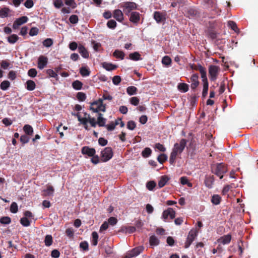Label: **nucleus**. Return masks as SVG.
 Masks as SVG:
<instances>
[{
  "label": "nucleus",
  "instance_id": "c756f323",
  "mask_svg": "<svg viewBox=\"0 0 258 258\" xmlns=\"http://www.w3.org/2000/svg\"><path fill=\"white\" fill-rule=\"evenodd\" d=\"M103 67L106 70L111 71L116 69L117 66L110 63L104 62L103 63Z\"/></svg>",
  "mask_w": 258,
  "mask_h": 258
},
{
  "label": "nucleus",
  "instance_id": "09e8293b",
  "mask_svg": "<svg viewBox=\"0 0 258 258\" xmlns=\"http://www.w3.org/2000/svg\"><path fill=\"white\" fill-rule=\"evenodd\" d=\"M42 43L45 47H49L53 44V41L51 38H47L43 41Z\"/></svg>",
  "mask_w": 258,
  "mask_h": 258
},
{
  "label": "nucleus",
  "instance_id": "69168bd1",
  "mask_svg": "<svg viewBox=\"0 0 258 258\" xmlns=\"http://www.w3.org/2000/svg\"><path fill=\"white\" fill-rule=\"evenodd\" d=\"M66 233L67 236L69 238H72L74 236V231L73 228H69L66 230Z\"/></svg>",
  "mask_w": 258,
  "mask_h": 258
},
{
  "label": "nucleus",
  "instance_id": "20e7f679",
  "mask_svg": "<svg viewBox=\"0 0 258 258\" xmlns=\"http://www.w3.org/2000/svg\"><path fill=\"white\" fill-rule=\"evenodd\" d=\"M90 109L93 112L98 113L99 111H105V106L103 104V100L100 98L97 101L91 103Z\"/></svg>",
  "mask_w": 258,
  "mask_h": 258
},
{
  "label": "nucleus",
  "instance_id": "393cba45",
  "mask_svg": "<svg viewBox=\"0 0 258 258\" xmlns=\"http://www.w3.org/2000/svg\"><path fill=\"white\" fill-rule=\"evenodd\" d=\"M149 242L151 246H157L159 244L160 240L157 237L152 235L150 237Z\"/></svg>",
  "mask_w": 258,
  "mask_h": 258
},
{
  "label": "nucleus",
  "instance_id": "72a5a7b5",
  "mask_svg": "<svg viewBox=\"0 0 258 258\" xmlns=\"http://www.w3.org/2000/svg\"><path fill=\"white\" fill-rule=\"evenodd\" d=\"M83 83L79 80H76L72 83L73 88L76 90H80L82 89Z\"/></svg>",
  "mask_w": 258,
  "mask_h": 258
},
{
  "label": "nucleus",
  "instance_id": "f704fd0d",
  "mask_svg": "<svg viewBox=\"0 0 258 258\" xmlns=\"http://www.w3.org/2000/svg\"><path fill=\"white\" fill-rule=\"evenodd\" d=\"M113 55L116 58L123 59L124 57V53L123 51L116 49L114 51Z\"/></svg>",
  "mask_w": 258,
  "mask_h": 258
},
{
  "label": "nucleus",
  "instance_id": "4be33fe9",
  "mask_svg": "<svg viewBox=\"0 0 258 258\" xmlns=\"http://www.w3.org/2000/svg\"><path fill=\"white\" fill-rule=\"evenodd\" d=\"M26 88L29 91H33L35 89V83L32 80H28L26 82Z\"/></svg>",
  "mask_w": 258,
  "mask_h": 258
},
{
  "label": "nucleus",
  "instance_id": "0e129e2a",
  "mask_svg": "<svg viewBox=\"0 0 258 258\" xmlns=\"http://www.w3.org/2000/svg\"><path fill=\"white\" fill-rule=\"evenodd\" d=\"M88 117L89 118L88 122L91 124V126L94 127H96L97 122H96L95 118L91 117L90 115H88Z\"/></svg>",
  "mask_w": 258,
  "mask_h": 258
},
{
  "label": "nucleus",
  "instance_id": "e433bc0d",
  "mask_svg": "<svg viewBox=\"0 0 258 258\" xmlns=\"http://www.w3.org/2000/svg\"><path fill=\"white\" fill-rule=\"evenodd\" d=\"M152 153V150L150 148H145L142 152V155L144 158L149 157Z\"/></svg>",
  "mask_w": 258,
  "mask_h": 258
},
{
  "label": "nucleus",
  "instance_id": "6e6552de",
  "mask_svg": "<svg viewBox=\"0 0 258 258\" xmlns=\"http://www.w3.org/2000/svg\"><path fill=\"white\" fill-rule=\"evenodd\" d=\"M153 18L157 23L164 24L166 19V13L165 12L155 11L153 14Z\"/></svg>",
  "mask_w": 258,
  "mask_h": 258
},
{
  "label": "nucleus",
  "instance_id": "774afa93",
  "mask_svg": "<svg viewBox=\"0 0 258 258\" xmlns=\"http://www.w3.org/2000/svg\"><path fill=\"white\" fill-rule=\"evenodd\" d=\"M24 6L26 8L30 9L34 6L33 0H26L24 3Z\"/></svg>",
  "mask_w": 258,
  "mask_h": 258
},
{
  "label": "nucleus",
  "instance_id": "bf43d9fd",
  "mask_svg": "<svg viewBox=\"0 0 258 258\" xmlns=\"http://www.w3.org/2000/svg\"><path fill=\"white\" fill-rule=\"evenodd\" d=\"M121 78L119 76H115L112 78V83L115 85H118L121 82Z\"/></svg>",
  "mask_w": 258,
  "mask_h": 258
},
{
  "label": "nucleus",
  "instance_id": "a878e982",
  "mask_svg": "<svg viewBox=\"0 0 258 258\" xmlns=\"http://www.w3.org/2000/svg\"><path fill=\"white\" fill-rule=\"evenodd\" d=\"M211 201L213 205H218L221 201V198L218 195H214L212 197Z\"/></svg>",
  "mask_w": 258,
  "mask_h": 258
},
{
  "label": "nucleus",
  "instance_id": "de8ad7c7",
  "mask_svg": "<svg viewBox=\"0 0 258 258\" xmlns=\"http://www.w3.org/2000/svg\"><path fill=\"white\" fill-rule=\"evenodd\" d=\"M107 27L112 29H114L116 27V22L114 20H110L107 22Z\"/></svg>",
  "mask_w": 258,
  "mask_h": 258
},
{
  "label": "nucleus",
  "instance_id": "a18cd8bd",
  "mask_svg": "<svg viewBox=\"0 0 258 258\" xmlns=\"http://www.w3.org/2000/svg\"><path fill=\"white\" fill-rule=\"evenodd\" d=\"M167 159V156L166 155L164 154H161L160 155L158 156L157 158L158 161L161 164H162L163 162L166 161Z\"/></svg>",
  "mask_w": 258,
  "mask_h": 258
},
{
  "label": "nucleus",
  "instance_id": "13d9d810",
  "mask_svg": "<svg viewBox=\"0 0 258 258\" xmlns=\"http://www.w3.org/2000/svg\"><path fill=\"white\" fill-rule=\"evenodd\" d=\"M139 99L137 97H133L130 99V103L134 106H137L139 103Z\"/></svg>",
  "mask_w": 258,
  "mask_h": 258
},
{
  "label": "nucleus",
  "instance_id": "f8f14e48",
  "mask_svg": "<svg viewBox=\"0 0 258 258\" xmlns=\"http://www.w3.org/2000/svg\"><path fill=\"white\" fill-rule=\"evenodd\" d=\"M28 20V18L27 16H22L20 18L17 19L14 22L13 28L14 29H18L20 26L26 23Z\"/></svg>",
  "mask_w": 258,
  "mask_h": 258
},
{
  "label": "nucleus",
  "instance_id": "338daca9",
  "mask_svg": "<svg viewBox=\"0 0 258 258\" xmlns=\"http://www.w3.org/2000/svg\"><path fill=\"white\" fill-rule=\"evenodd\" d=\"M117 219L113 217H110L108 219V222H107V223L108 224H109L110 225H112V226L115 225L117 223Z\"/></svg>",
  "mask_w": 258,
  "mask_h": 258
},
{
  "label": "nucleus",
  "instance_id": "052dcab7",
  "mask_svg": "<svg viewBox=\"0 0 258 258\" xmlns=\"http://www.w3.org/2000/svg\"><path fill=\"white\" fill-rule=\"evenodd\" d=\"M80 247L84 251L88 250V243L87 241L81 242L80 244Z\"/></svg>",
  "mask_w": 258,
  "mask_h": 258
},
{
  "label": "nucleus",
  "instance_id": "5fc2aeb1",
  "mask_svg": "<svg viewBox=\"0 0 258 258\" xmlns=\"http://www.w3.org/2000/svg\"><path fill=\"white\" fill-rule=\"evenodd\" d=\"M9 9L4 8L0 10V17L1 18L7 17L8 15Z\"/></svg>",
  "mask_w": 258,
  "mask_h": 258
},
{
  "label": "nucleus",
  "instance_id": "9b49d317",
  "mask_svg": "<svg viewBox=\"0 0 258 258\" xmlns=\"http://www.w3.org/2000/svg\"><path fill=\"white\" fill-rule=\"evenodd\" d=\"M175 216V212L172 208H169L166 210L164 211L162 214V218L164 221L166 222L168 218L171 219H173L174 218Z\"/></svg>",
  "mask_w": 258,
  "mask_h": 258
},
{
  "label": "nucleus",
  "instance_id": "aec40b11",
  "mask_svg": "<svg viewBox=\"0 0 258 258\" xmlns=\"http://www.w3.org/2000/svg\"><path fill=\"white\" fill-rule=\"evenodd\" d=\"M78 51L83 57L85 58L89 57V52L83 45H80L78 46Z\"/></svg>",
  "mask_w": 258,
  "mask_h": 258
},
{
  "label": "nucleus",
  "instance_id": "79ce46f5",
  "mask_svg": "<svg viewBox=\"0 0 258 258\" xmlns=\"http://www.w3.org/2000/svg\"><path fill=\"white\" fill-rule=\"evenodd\" d=\"M10 83L8 81H3L0 85V88L2 90H7L10 87Z\"/></svg>",
  "mask_w": 258,
  "mask_h": 258
},
{
  "label": "nucleus",
  "instance_id": "ea45409f",
  "mask_svg": "<svg viewBox=\"0 0 258 258\" xmlns=\"http://www.w3.org/2000/svg\"><path fill=\"white\" fill-rule=\"evenodd\" d=\"M180 183L182 185L186 184L189 187H191L192 186V184L189 182L187 177L185 176L181 177L180 178Z\"/></svg>",
  "mask_w": 258,
  "mask_h": 258
},
{
  "label": "nucleus",
  "instance_id": "412c9836",
  "mask_svg": "<svg viewBox=\"0 0 258 258\" xmlns=\"http://www.w3.org/2000/svg\"><path fill=\"white\" fill-rule=\"evenodd\" d=\"M198 71H199L201 75V78L202 79V81H208L207 78V72L206 69L202 66L200 64H198Z\"/></svg>",
  "mask_w": 258,
  "mask_h": 258
},
{
  "label": "nucleus",
  "instance_id": "a211bd4d",
  "mask_svg": "<svg viewBox=\"0 0 258 258\" xmlns=\"http://www.w3.org/2000/svg\"><path fill=\"white\" fill-rule=\"evenodd\" d=\"M231 239V235L230 234H227L218 239L217 242L218 243H222L223 244H227L230 243Z\"/></svg>",
  "mask_w": 258,
  "mask_h": 258
},
{
  "label": "nucleus",
  "instance_id": "b1692460",
  "mask_svg": "<svg viewBox=\"0 0 258 258\" xmlns=\"http://www.w3.org/2000/svg\"><path fill=\"white\" fill-rule=\"evenodd\" d=\"M80 73L82 77H87L90 74V71L87 67H82L80 69Z\"/></svg>",
  "mask_w": 258,
  "mask_h": 258
},
{
  "label": "nucleus",
  "instance_id": "bb28decb",
  "mask_svg": "<svg viewBox=\"0 0 258 258\" xmlns=\"http://www.w3.org/2000/svg\"><path fill=\"white\" fill-rule=\"evenodd\" d=\"M106 119L102 117V114L98 113V116L97 118V124L99 126H105L106 123Z\"/></svg>",
  "mask_w": 258,
  "mask_h": 258
},
{
  "label": "nucleus",
  "instance_id": "4468645a",
  "mask_svg": "<svg viewBox=\"0 0 258 258\" xmlns=\"http://www.w3.org/2000/svg\"><path fill=\"white\" fill-rule=\"evenodd\" d=\"M81 152L83 155H87L89 157L95 155L96 151L94 148H90L88 146H84L82 148Z\"/></svg>",
  "mask_w": 258,
  "mask_h": 258
},
{
  "label": "nucleus",
  "instance_id": "39448f33",
  "mask_svg": "<svg viewBox=\"0 0 258 258\" xmlns=\"http://www.w3.org/2000/svg\"><path fill=\"white\" fill-rule=\"evenodd\" d=\"M184 16L189 19H198L200 17V13L193 7L187 8L184 10Z\"/></svg>",
  "mask_w": 258,
  "mask_h": 258
},
{
  "label": "nucleus",
  "instance_id": "864d4df0",
  "mask_svg": "<svg viewBox=\"0 0 258 258\" xmlns=\"http://www.w3.org/2000/svg\"><path fill=\"white\" fill-rule=\"evenodd\" d=\"M156 185V183L155 182H154V181H150L147 183L146 186H147V188L149 190H152L155 187Z\"/></svg>",
  "mask_w": 258,
  "mask_h": 258
},
{
  "label": "nucleus",
  "instance_id": "423d86ee",
  "mask_svg": "<svg viewBox=\"0 0 258 258\" xmlns=\"http://www.w3.org/2000/svg\"><path fill=\"white\" fill-rule=\"evenodd\" d=\"M197 236V230L194 229L190 230L188 232L186 240L184 243V247L185 248H188Z\"/></svg>",
  "mask_w": 258,
  "mask_h": 258
},
{
  "label": "nucleus",
  "instance_id": "ddd939ff",
  "mask_svg": "<svg viewBox=\"0 0 258 258\" xmlns=\"http://www.w3.org/2000/svg\"><path fill=\"white\" fill-rule=\"evenodd\" d=\"M54 189L53 187L50 185H47L46 188L42 190V195L43 197H53L54 195Z\"/></svg>",
  "mask_w": 258,
  "mask_h": 258
},
{
  "label": "nucleus",
  "instance_id": "1a4fd4ad",
  "mask_svg": "<svg viewBox=\"0 0 258 258\" xmlns=\"http://www.w3.org/2000/svg\"><path fill=\"white\" fill-rule=\"evenodd\" d=\"M220 68L218 66L215 65H211L209 68V73L211 81H215L217 79L218 72Z\"/></svg>",
  "mask_w": 258,
  "mask_h": 258
},
{
  "label": "nucleus",
  "instance_id": "2eb2a0df",
  "mask_svg": "<svg viewBox=\"0 0 258 258\" xmlns=\"http://www.w3.org/2000/svg\"><path fill=\"white\" fill-rule=\"evenodd\" d=\"M130 21L134 24L137 25L140 20V14L137 12H133L130 14Z\"/></svg>",
  "mask_w": 258,
  "mask_h": 258
},
{
  "label": "nucleus",
  "instance_id": "6ab92c4d",
  "mask_svg": "<svg viewBox=\"0 0 258 258\" xmlns=\"http://www.w3.org/2000/svg\"><path fill=\"white\" fill-rule=\"evenodd\" d=\"M113 17L118 22H122L123 20V15L122 12L117 9L113 12Z\"/></svg>",
  "mask_w": 258,
  "mask_h": 258
},
{
  "label": "nucleus",
  "instance_id": "2f4dec72",
  "mask_svg": "<svg viewBox=\"0 0 258 258\" xmlns=\"http://www.w3.org/2000/svg\"><path fill=\"white\" fill-rule=\"evenodd\" d=\"M129 57L131 59L135 61L141 60V55L138 52H135L130 54Z\"/></svg>",
  "mask_w": 258,
  "mask_h": 258
},
{
  "label": "nucleus",
  "instance_id": "680f3d73",
  "mask_svg": "<svg viewBox=\"0 0 258 258\" xmlns=\"http://www.w3.org/2000/svg\"><path fill=\"white\" fill-rule=\"evenodd\" d=\"M65 4L72 7L73 8H75L77 6L75 0H65Z\"/></svg>",
  "mask_w": 258,
  "mask_h": 258
},
{
  "label": "nucleus",
  "instance_id": "f257e3e1",
  "mask_svg": "<svg viewBox=\"0 0 258 258\" xmlns=\"http://www.w3.org/2000/svg\"><path fill=\"white\" fill-rule=\"evenodd\" d=\"M186 143V140L182 139L180 140L179 143L174 144L169 158V162L171 164H173L175 163L177 156L183 152Z\"/></svg>",
  "mask_w": 258,
  "mask_h": 258
},
{
  "label": "nucleus",
  "instance_id": "3c124183",
  "mask_svg": "<svg viewBox=\"0 0 258 258\" xmlns=\"http://www.w3.org/2000/svg\"><path fill=\"white\" fill-rule=\"evenodd\" d=\"M136 127V124L134 121L130 120L127 122V128L130 130H134Z\"/></svg>",
  "mask_w": 258,
  "mask_h": 258
},
{
  "label": "nucleus",
  "instance_id": "473e14b6",
  "mask_svg": "<svg viewBox=\"0 0 258 258\" xmlns=\"http://www.w3.org/2000/svg\"><path fill=\"white\" fill-rule=\"evenodd\" d=\"M203 89L202 92V96L203 97H205L208 92L209 83L208 81H203Z\"/></svg>",
  "mask_w": 258,
  "mask_h": 258
},
{
  "label": "nucleus",
  "instance_id": "c9c22d12",
  "mask_svg": "<svg viewBox=\"0 0 258 258\" xmlns=\"http://www.w3.org/2000/svg\"><path fill=\"white\" fill-rule=\"evenodd\" d=\"M137 88L133 86L128 87L126 89L127 93L130 95H134L137 94Z\"/></svg>",
  "mask_w": 258,
  "mask_h": 258
},
{
  "label": "nucleus",
  "instance_id": "dca6fc26",
  "mask_svg": "<svg viewBox=\"0 0 258 258\" xmlns=\"http://www.w3.org/2000/svg\"><path fill=\"white\" fill-rule=\"evenodd\" d=\"M48 59L46 57L41 55L39 57L38 60V68L42 70L47 65Z\"/></svg>",
  "mask_w": 258,
  "mask_h": 258
},
{
  "label": "nucleus",
  "instance_id": "8fccbe9b",
  "mask_svg": "<svg viewBox=\"0 0 258 258\" xmlns=\"http://www.w3.org/2000/svg\"><path fill=\"white\" fill-rule=\"evenodd\" d=\"M69 21L71 23L73 24H76L78 22V17L76 15H73L70 16L69 18Z\"/></svg>",
  "mask_w": 258,
  "mask_h": 258
},
{
  "label": "nucleus",
  "instance_id": "37998d69",
  "mask_svg": "<svg viewBox=\"0 0 258 258\" xmlns=\"http://www.w3.org/2000/svg\"><path fill=\"white\" fill-rule=\"evenodd\" d=\"M162 63L166 66H169L171 63V59L169 56H165L162 58Z\"/></svg>",
  "mask_w": 258,
  "mask_h": 258
},
{
  "label": "nucleus",
  "instance_id": "7ed1b4c3",
  "mask_svg": "<svg viewBox=\"0 0 258 258\" xmlns=\"http://www.w3.org/2000/svg\"><path fill=\"white\" fill-rule=\"evenodd\" d=\"M120 8L122 9L125 15L129 16L132 11L137 9V5L132 2H124L120 4Z\"/></svg>",
  "mask_w": 258,
  "mask_h": 258
},
{
  "label": "nucleus",
  "instance_id": "e2e57ef3",
  "mask_svg": "<svg viewBox=\"0 0 258 258\" xmlns=\"http://www.w3.org/2000/svg\"><path fill=\"white\" fill-rule=\"evenodd\" d=\"M92 44L94 50L98 51L99 48L101 47V44L93 40L92 41Z\"/></svg>",
  "mask_w": 258,
  "mask_h": 258
},
{
  "label": "nucleus",
  "instance_id": "a19ab883",
  "mask_svg": "<svg viewBox=\"0 0 258 258\" xmlns=\"http://www.w3.org/2000/svg\"><path fill=\"white\" fill-rule=\"evenodd\" d=\"M92 244L94 246H96L98 243V233L94 231L92 233Z\"/></svg>",
  "mask_w": 258,
  "mask_h": 258
},
{
  "label": "nucleus",
  "instance_id": "58836bf2",
  "mask_svg": "<svg viewBox=\"0 0 258 258\" xmlns=\"http://www.w3.org/2000/svg\"><path fill=\"white\" fill-rule=\"evenodd\" d=\"M228 25L229 27L231 28L232 30L234 31L235 32H239V30L237 28V25L235 22L232 21H229L228 22Z\"/></svg>",
  "mask_w": 258,
  "mask_h": 258
},
{
  "label": "nucleus",
  "instance_id": "9d476101",
  "mask_svg": "<svg viewBox=\"0 0 258 258\" xmlns=\"http://www.w3.org/2000/svg\"><path fill=\"white\" fill-rule=\"evenodd\" d=\"M144 247L143 246H140L135 247L127 252L126 253V258H132L139 255L144 250Z\"/></svg>",
  "mask_w": 258,
  "mask_h": 258
},
{
  "label": "nucleus",
  "instance_id": "0eeeda50",
  "mask_svg": "<svg viewBox=\"0 0 258 258\" xmlns=\"http://www.w3.org/2000/svg\"><path fill=\"white\" fill-rule=\"evenodd\" d=\"M113 152L110 147H106L101 152V159L103 162H107L112 158Z\"/></svg>",
  "mask_w": 258,
  "mask_h": 258
},
{
  "label": "nucleus",
  "instance_id": "c85d7f7f",
  "mask_svg": "<svg viewBox=\"0 0 258 258\" xmlns=\"http://www.w3.org/2000/svg\"><path fill=\"white\" fill-rule=\"evenodd\" d=\"M23 130L26 134L32 136L33 134V127L29 124H26L23 127Z\"/></svg>",
  "mask_w": 258,
  "mask_h": 258
},
{
  "label": "nucleus",
  "instance_id": "4c0bfd02",
  "mask_svg": "<svg viewBox=\"0 0 258 258\" xmlns=\"http://www.w3.org/2000/svg\"><path fill=\"white\" fill-rule=\"evenodd\" d=\"M53 241V238L51 235H46L44 239L45 245L46 246H50Z\"/></svg>",
  "mask_w": 258,
  "mask_h": 258
},
{
  "label": "nucleus",
  "instance_id": "7c9ffc66",
  "mask_svg": "<svg viewBox=\"0 0 258 258\" xmlns=\"http://www.w3.org/2000/svg\"><path fill=\"white\" fill-rule=\"evenodd\" d=\"M19 37L16 34H12L7 37V40L10 44H15L19 39Z\"/></svg>",
  "mask_w": 258,
  "mask_h": 258
},
{
  "label": "nucleus",
  "instance_id": "f03ea898",
  "mask_svg": "<svg viewBox=\"0 0 258 258\" xmlns=\"http://www.w3.org/2000/svg\"><path fill=\"white\" fill-rule=\"evenodd\" d=\"M211 170L213 173L219 177L220 179L223 177V175L227 172V168L223 163L212 165Z\"/></svg>",
  "mask_w": 258,
  "mask_h": 258
},
{
  "label": "nucleus",
  "instance_id": "4d7b16f0",
  "mask_svg": "<svg viewBox=\"0 0 258 258\" xmlns=\"http://www.w3.org/2000/svg\"><path fill=\"white\" fill-rule=\"evenodd\" d=\"M77 98L79 100L84 101L86 98V96L85 94L83 92H78L77 94Z\"/></svg>",
  "mask_w": 258,
  "mask_h": 258
},
{
  "label": "nucleus",
  "instance_id": "5701e85b",
  "mask_svg": "<svg viewBox=\"0 0 258 258\" xmlns=\"http://www.w3.org/2000/svg\"><path fill=\"white\" fill-rule=\"evenodd\" d=\"M169 178L167 176H162L158 181V186L159 188L163 187L169 180Z\"/></svg>",
  "mask_w": 258,
  "mask_h": 258
},
{
  "label": "nucleus",
  "instance_id": "c03bdc74",
  "mask_svg": "<svg viewBox=\"0 0 258 258\" xmlns=\"http://www.w3.org/2000/svg\"><path fill=\"white\" fill-rule=\"evenodd\" d=\"M21 224L24 227H28L30 225V222L26 217H23L20 220Z\"/></svg>",
  "mask_w": 258,
  "mask_h": 258
},
{
  "label": "nucleus",
  "instance_id": "49530a36",
  "mask_svg": "<svg viewBox=\"0 0 258 258\" xmlns=\"http://www.w3.org/2000/svg\"><path fill=\"white\" fill-rule=\"evenodd\" d=\"M11 222V219L9 217H3L0 219V222L3 224H9Z\"/></svg>",
  "mask_w": 258,
  "mask_h": 258
},
{
  "label": "nucleus",
  "instance_id": "cd10ccee",
  "mask_svg": "<svg viewBox=\"0 0 258 258\" xmlns=\"http://www.w3.org/2000/svg\"><path fill=\"white\" fill-rule=\"evenodd\" d=\"M178 89L183 93H185L188 90V85L184 83H179L177 86Z\"/></svg>",
  "mask_w": 258,
  "mask_h": 258
},
{
  "label": "nucleus",
  "instance_id": "f3484780",
  "mask_svg": "<svg viewBox=\"0 0 258 258\" xmlns=\"http://www.w3.org/2000/svg\"><path fill=\"white\" fill-rule=\"evenodd\" d=\"M199 76L198 74H193L191 78V88L192 89H196L199 85V82L198 81Z\"/></svg>",
  "mask_w": 258,
  "mask_h": 258
},
{
  "label": "nucleus",
  "instance_id": "603ef678",
  "mask_svg": "<svg viewBox=\"0 0 258 258\" xmlns=\"http://www.w3.org/2000/svg\"><path fill=\"white\" fill-rule=\"evenodd\" d=\"M18 205L16 202H13L10 207V211L12 213H16L18 212Z\"/></svg>",
  "mask_w": 258,
  "mask_h": 258
},
{
  "label": "nucleus",
  "instance_id": "6e6d98bb",
  "mask_svg": "<svg viewBox=\"0 0 258 258\" xmlns=\"http://www.w3.org/2000/svg\"><path fill=\"white\" fill-rule=\"evenodd\" d=\"M37 74V70L34 68L30 69L28 72V75L31 78H34L36 76Z\"/></svg>",
  "mask_w": 258,
  "mask_h": 258
}]
</instances>
